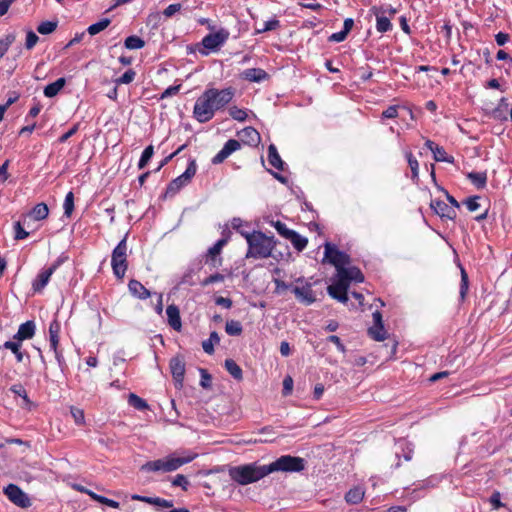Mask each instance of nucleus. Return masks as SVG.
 Masks as SVG:
<instances>
[{
    "instance_id": "obj_1",
    "label": "nucleus",
    "mask_w": 512,
    "mask_h": 512,
    "mask_svg": "<svg viewBox=\"0 0 512 512\" xmlns=\"http://www.w3.org/2000/svg\"><path fill=\"white\" fill-rule=\"evenodd\" d=\"M233 96L234 90L232 88L222 90L216 88L206 89L194 104L193 117L199 123L210 121L217 110L231 102Z\"/></svg>"
},
{
    "instance_id": "obj_2",
    "label": "nucleus",
    "mask_w": 512,
    "mask_h": 512,
    "mask_svg": "<svg viewBox=\"0 0 512 512\" xmlns=\"http://www.w3.org/2000/svg\"><path fill=\"white\" fill-rule=\"evenodd\" d=\"M241 236L246 239L248 244V250L245 255L247 259H265L272 256V251L277 244V240L273 235L267 236L261 231L253 230L251 233L241 232Z\"/></svg>"
},
{
    "instance_id": "obj_3",
    "label": "nucleus",
    "mask_w": 512,
    "mask_h": 512,
    "mask_svg": "<svg viewBox=\"0 0 512 512\" xmlns=\"http://www.w3.org/2000/svg\"><path fill=\"white\" fill-rule=\"evenodd\" d=\"M267 475V466L258 465L256 462L235 466L229 470L231 479L240 485H248L257 482Z\"/></svg>"
},
{
    "instance_id": "obj_4",
    "label": "nucleus",
    "mask_w": 512,
    "mask_h": 512,
    "mask_svg": "<svg viewBox=\"0 0 512 512\" xmlns=\"http://www.w3.org/2000/svg\"><path fill=\"white\" fill-rule=\"evenodd\" d=\"M195 455L188 457H175L173 455L165 458L148 461L141 466V471L145 472H172L180 468L182 465L190 463Z\"/></svg>"
},
{
    "instance_id": "obj_5",
    "label": "nucleus",
    "mask_w": 512,
    "mask_h": 512,
    "mask_svg": "<svg viewBox=\"0 0 512 512\" xmlns=\"http://www.w3.org/2000/svg\"><path fill=\"white\" fill-rule=\"evenodd\" d=\"M306 461L305 459L292 456V455H282L277 458L275 461L267 464L268 475L273 472H301L305 469Z\"/></svg>"
},
{
    "instance_id": "obj_6",
    "label": "nucleus",
    "mask_w": 512,
    "mask_h": 512,
    "mask_svg": "<svg viewBox=\"0 0 512 512\" xmlns=\"http://www.w3.org/2000/svg\"><path fill=\"white\" fill-rule=\"evenodd\" d=\"M127 237L128 234L119 241L111 254V266L113 274L117 279H123L128 268Z\"/></svg>"
},
{
    "instance_id": "obj_7",
    "label": "nucleus",
    "mask_w": 512,
    "mask_h": 512,
    "mask_svg": "<svg viewBox=\"0 0 512 512\" xmlns=\"http://www.w3.org/2000/svg\"><path fill=\"white\" fill-rule=\"evenodd\" d=\"M196 172V160L194 158H189L186 170L167 185L164 198L174 197L183 187L187 186L191 182Z\"/></svg>"
},
{
    "instance_id": "obj_8",
    "label": "nucleus",
    "mask_w": 512,
    "mask_h": 512,
    "mask_svg": "<svg viewBox=\"0 0 512 512\" xmlns=\"http://www.w3.org/2000/svg\"><path fill=\"white\" fill-rule=\"evenodd\" d=\"M61 330L60 322L55 318L49 324V347L54 352L55 359L62 374L68 371V365L63 355V350L59 348V334Z\"/></svg>"
},
{
    "instance_id": "obj_9",
    "label": "nucleus",
    "mask_w": 512,
    "mask_h": 512,
    "mask_svg": "<svg viewBox=\"0 0 512 512\" xmlns=\"http://www.w3.org/2000/svg\"><path fill=\"white\" fill-rule=\"evenodd\" d=\"M323 262H328L336 268L337 276L339 271L343 270L351 262V257L344 251L339 250L334 244L326 242L324 245Z\"/></svg>"
},
{
    "instance_id": "obj_10",
    "label": "nucleus",
    "mask_w": 512,
    "mask_h": 512,
    "mask_svg": "<svg viewBox=\"0 0 512 512\" xmlns=\"http://www.w3.org/2000/svg\"><path fill=\"white\" fill-rule=\"evenodd\" d=\"M229 31L227 29L221 28L214 33H209L203 37L201 44L203 49L200 50V53L204 56H207L209 52H216L220 49L221 46L229 38Z\"/></svg>"
},
{
    "instance_id": "obj_11",
    "label": "nucleus",
    "mask_w": 512,
    "mask_h": 512,
    "mask_svg": "<svg viewBox=\"0 0 512 512\" xmlns=\"http://www.w3.org/2000/svg\"><path fill=\"white\" fill-rule=\"evenodd\" d=\"M296 283L298 285L292 287V292L301 304L309 306L316 302V295L310 282L306 281L304 277H299L296 279Z\"/></svg>"
},
{
    "instance_id": "obj_12",
    "label": "nucleus",
    "mask_w": 512,
    "mask_h": 512,
    "mask_svg": "<svg viewBox=\"0 0 512 512\" xmlns=\"http://www.w3.org/2000/svg\"><path fill=\"white\" fill-rule=\"evenodd\" d=\"M6 497L16 506L21 508H28L32 505L31 499L18 485L8 484L3 489Z\"/></svg>"
},
{
    "instance_id": "obj_13",
    "label": "nucleus",
    "mask_w": 512,
    "mask_h": 512,
    "mask_svg": "<svg viewBox=\"0 0 512 512\" xmlns=\"http://www.w3.org/2000/svg\"><path fill=\"white\" fill-rule=\"evenodd\" d=\"M170 372L172 374L175 387L181 389L183 387L185 375V361L180 355L172 357L169 362Z\"/></svg>"
},
{
    "instance_id": "obj_14",
    "label": "nucleus",
    "mask_w": 512,
    "mask_h": 512,
    "mask_svg": "<svg viewBox=\"0 0 512 512\" xmlns=\"http://www.w3.org/2000/svg\"><path fill=\"white\" fill-rule=\"evenodd\" d=\"M413 452V447L408 441L404 439L398 440L394 446V457L396 459V462L395 464L391 465V468L395 470L401 466V457H403L404 460L406 461H410L413 457Z\"/></svg>"
},
{
    "instance_id": "obj_15",
    "label": "nucleus",
    "mask_w": 512,
    "mask_h": 512,
    "mask_svg": "<svg viewBox=\"0 0 512 512\" xmlns=\"http://www.w3.org/2000/svg\"><path fill=\"white\" fill-rule=\"evenodd\" d=\"M241 148L240 141L236 139H229L222 149L212 158L211 162L214 165L223 163L232 153Z\"/></svg>"
},
{
    "instance_id": "obj_16",
    "label": "nucleus",
    "mask_w": 512,
    "mask_h": 512,
    "mask_svg": "<svg viewBox=\"0 0 512 512\" xmlns=\"http://www.w3.org/2000/svg\"><path fill=\"white\" fill-rule=\"evenodd\" d=\"M374 326L368 329L369 336L375 341H383L386 339L387 332L384 328L382 314L376 310L372 314Z\"/></svg>"
},
{
    "instance_id": "obj_17",
    "label": "nucleus",
    "mask_w": 512,
    "mask_h": 512,
    "mask_svg": "<svg viewBox=\"0 0 512 512\" xmlns=\"http://www.w3.org/2000/svg\"><path fill=\"white\" fill-rule=\"evenodd\" d=\"M430 208L440 216L441 219L454 220L457 216L456 210L440 199L432 200Z\"/></svg>"
},
{
    "instance_id": "obj_18",
    "label": "nucleus",
    "mask_w": 512,
    "mask_h": 512,
    "mask_svg": "<svg viewBox=\"0 0 512 512\" xmlns=\"http://www.w3.org/2000/svg\"><path fill=\"white\" fill-rule=\"evenodd\" d=\"M348 288L349 286L343 282L342 279L338 278L336 283L328 286L327 291L333 299L345 304L349 299L347 293Z\"/></svg>"
},
{
    "instance_id": "obj_19",
    "label": "nucleus",
    "mask_w": 512,
    "mask_h": 512,
    "mask_svg": "<svg viewBox=\"0 0 512 512\" xmlns=\"http://www.w3.org/2000/svg\"><path fill=\"white\" fill-rule=\"evenodd\" d=\"M231 231L227 232V237H222L216 241V243L210 247L206 253V263H210L213 267H216V257L220 255L223 247L230 240Z\"/></svg>"
},
{
    "instance_id": "obj_20",
    "label": "nucleus",
    "mask_w": 512,
    "mask_h": 512,
    "mask_svg": "<svg viewBox=\"0 0 512 512\" xmlns=\"http://www.w3.org/2000/svg\"><path fill=\"white\" fill-rule=\"evenodd\" d=\"M337 277L342 279L348 286L351 282L362 283L364 281L363 273L356 266L345 267L343 270L339 271Z\"/></svg>"
},
{
    "instance_id": "obj_21",
    "label": "nucleus",
    "mask_w": 512,
    "mask_h": 512,
    "mask_svg": "<svg viewBox=\"0 0 512 512\" xmlns=\"http://www.w3.org/2000/svg\"><path fill=\"white\" fill-rule=\"evenodd\" d=\"M35 332V322L32 320H28L19 326L18 331L13 335V339L22 343L25 340L32 339L35 335Z\"/></svg>"
},
{
    "instance_id": "obj_22",
    "label": "nucleus",
    "mask_w": 512,
    "mask_h": 512,
    "mask_svg": "<svg viewBox=\"0 0 512 512\" xmlns=\"http://www.w3.org/2000/svg\"><path fill=\"white\" fill-rule=\"evenodd\" d=\"M373 13L376 16V30L379 33H386L392 30L393 25L389 17L385 15L386 11L383 8H372Z\"/></svg>"
},
{
    "instance_id": "obj_23",
    "label": "nucleus",
    "mask_w": 512,
    "mask_h": 512,
    "mask_svg": "<svg viewBox=\"0 0 512 512\" xmlns=\"http://www.w3.org/2000/svg\"><path fill=\"white\" fill-rule=\"evenodd\" d=\"M240 78L249 82L261 83L269 79V74L262 68H248L241 72Z\"/></svg>"
},
{
    "instance_id": "obj_24",
    "label": "nucleus",
    "mask_w": 512,
    "mask_h": 512,
    "mask_svg": "<svg viewBox=\"0 0 512 512\" xmlns=\"http://www.w3.org/2000/svg\"><path fill=\"white\" fill-rule=\"evenodd\" d=\"M238 137L242 143L250 146H256L260 142L259 132L251 126L245 127L239 131Z\"/></svg>"
},
{
    "instance_id": "obj_25",
    "label": "nucleus",
    "mask_w": 512,
    "mask_h": 512,
    "mask_svg": "<svg viewBox=\"0 0 512 512\" xmlns=\"http://www.w3.org/2000/svg\"><path fill=\"white\" fill-rule=\"evenodd\" d=\"M129 292L138 299L145 300L151 296V292L138 280L131 279L128 283Z\"/></svg>"
},
{
    "instance_id": "obj_26",
    "label": "nucleus",
    "mask_w": 512,
    "mask_h": 512,
    "mask_svg": "<svg viewBox=\"0 0 512 512\" xmlns=\"http://www.w3.org/2000/svg\"><path fill=\"white\" fill-rule=\"evenodd\" d=\"M52 269H43L39 272L37 277L32 282V289L34 292H41L48 284L50 277L52 276Z\"/></svg>"
},
{
    "instance_id": "obj_27",
    "label": "nucleus",
    "mask_w": 512,
    "mask_h": 512,
    "mask_svg": "<svg viewBox=\"0 0 512 512\" xmlns=\"http://www.w3.org/2000/svg\"><path fill=\"white\" fill-rule=\"evenodd\" d=\"M169 325L176 331L182 327L179 308L175 304L168 305L166 308Z\"/></svg>"
},
{
    "instance_id": "obj_28",
    "label": "nucleus",
    "mask_w": 512,
    "mask_h": 512,
    "mask_svg": "<svg viewBox=\"0 0 512 512\" xmlns=\"http://www.w3.org/2000/svg\"><path fill=\"white\" fill-rule=\"evenodd\" d=\"M268 162L277 170H284L285 162L281 159L274 144L268 146Z\"/></svg>"
},
{
    "instance_id": "obj_29",
    "label": "nucleus",
    "mask_w": 512,
    "mask_h": 512,
    "mask_svg": "<svg viewBox=\"0 0 512 512\" xmlns=\"http://www.w3.org/2000/svg\"><path fill=\"white\" fill-rule=\"evenodd\" d=\"M21 346V342L12 338V340L4 342L2 348L10 350L15 355L16 361L20 363L23 361L25 355L24 352L21 351Z\"/></svg>"
},
{
    "instance_id": "obj_30",
    "label": "nucleus",
    "mask_w": 512,
    "mask_h": 512,
    "mask_svg": "<svg viewBox=\"0 0 512 512\" xmlns=\"http://www.w3.org/2000/svg\"><path fill=\"white\" fill-rule=\"evenodd\" d=\"M66 79L64 77L58 78L55 82H52L45 86L44 95L48 98L55 97L61 89L65 86Z\"/></svg>"
},
{
    "instance_id": "obj_31",
    "label": "nucleus",
    "mask_w": 512,
    "mask_h": 512,
    "mask_svg": "<svg viewBox=\"0 0 512 512\" xmlns=\"http://www.w3.org/2000/svg\"><path fill=\"white\" fill-rule=\"evenodd\" d=\"M49 209L46 203L41 202L36 204L33 209L30 211L29 215L35 220V221H41L48 217Z\"/></svg>"
},
{
    "instance_id": "obj_32",
    "label": "nucleus",
    "mask_w": 512,
    "mask_h": 512,
    "mask_svg": "<svg viewBox=\"0 0 512 512\" xmlns=\"http://www.w3.org/2000/svg\"><path fill=\"white\" fill-rule=\"evenodd\" d=\"M224 367L235 380H242L243 371L233 359H226L224 362Z\"/></svg>"
},
{
    "instance_id": "obj_33",
    "label": "nucleus",
    "mask_w": 512,
    "mask_h": 512,
    "mask_svg": "<svg viewBox=\"0 0 512 512\" xmlns=\"http://www.w3.org/2000/svg\"><path fill=\"white\" fill-rule=\"evenodd\" d=\"M364 497V491L360 487L351 488L345 494V500L348 504H358Z\"/></svg>"
},
{
    "instance_id": "obj_34",
    "label": "nucleus",
    "mask_w": 512,
    "mask_h": 512,
    "mask_svg": "<svg viewBox=\"0 0 512 512\" xmlns=\"http://www.w3.org/2000/svg\"><path fill=\"white\" fill-rule=\"evenodd\" d=\"M467 177L478 189L485 188L487 183L486 172H470Z\"/></svg>"
},
{
    "instance_id": "obj_35",
    "label": "nucleus",
    "mask_w": 512,
    "mask_h": 512,
    "mask_svg": "<svg viewBox=\"0 0 512 512\" xmlns=\"http://www.w3.org/2000/svg\"><path fill=\"white\" fill-rule=\"evenodd\" d=\"M288 240L292 243L293 247L299 252L303 251L308 244V239L300 235L296 231L292 233Z\"/></svg>"
},
{
    "instance_id": "obj_36",
    "label": "nucleus",
    "mask_w": 512,
    "mask_h": 512,
    "mask_svg": "<svg viewBox=\"0 0 512 512\" xmlns=\"http://www.w3.org/2000/svg\"><path fill=\"white\" fill-rule=\"evenodd\" d=\"M128 404L136 410L143 411L149 409V405L143 398L139 397L135 393L128 395Z\"/></svg>"
},
{
    "instance_id": "obj_37",
    "label": "nucleus",
    "mask_w": 512,
    "mask_h": 512,
    "mask_svg": "<svg viewBox=\"0 0 512 512\" xmlns=\"http://www.w3.org/2000/svg\"><path fill=\"white\" fill-rule=\"evenodd\" d=\"M124 46L129 50H137L145 46V41L137 35H131L125 39Z\"/></svg>"
},
{
    "instance_id": "obj_38",
    "label": "nucleus",
    "mask_w": 512,
    "mask_h": 512,
    "mask_svg": "<svg viewBox=\"0 0 512 512\" xmlns=\"http://www.w3.org/2000/svg\"><path fill=\"white\" fill-rule=\"evenodd\" d=\"M225 332L229 336H240L243 332V327L238 320H228L225 325Z\"/></svg>"
},
{
    "instance_id": "obj_39",
    "label": "nucleus",
    "mask_w": 512,
    "mask_h": 512,
    "mask_svg": "<svg viewBox=\"0 0 512 512\" xmlns=\"http://www.w3.org/2000/svg\"><path fill=\"white\" fill-rule=\"evenodd\" d=\"M433 158L435 161L438 162H446V163H454V157L451 155H448L445 151V149L442 146L435 147V150H433Z\"/></svg>"
},
{
    "instance_id": "obj_40",
    "label": "nucleus",
    "mask_w": 512,
    "mask_h": 512,
    "mask_svg": "<svg viewBox=\"0 0 512 512\" xmlns=\"http://www.w3.org/2000/svg\"><path fill=\"white\" fill-rule=\"evenodd\" d=\"M415 486L414 489L411 490V494H415L413 499H417L422 497V495L419 494V491L434 487L436 485L435 480L433 478H428L422 482L413 484Z\"/></svg>"
},
{
    "instance_id": "obj_41",
    "label": "nucleus",
    "mask_w": 512,
    "mask_h": 512,
    "mask_svg": "<svg viewBox=\"0 0 512 512\" xmlns=\"http://www.w3.org/2000/svg\"><path fill=\"white\" fill-rule=\"evenodd\" d=\"M110 23H111V20L109 18H103L100 21L91 24L87 28V32L90 35L94 36V35L100 33L101 31H103L104 29H106Z\"/></svg>"
},
{
    "instance_id": "obj_42",
    "label": "nucleus",
    "mask_w": 512,
    "mask_h": 512,
    "mask_svg": "<svg viewBox=\"0 0 512 512\" xmlns=\"http://www.w3.org/2000/svg\"><path fill=\"white\" fill-rule=\"evenodd\" d=\"M154 155V147L152 145H149L147 146L142 154H141V157L138 161V164H137V167L138 169H144L147 164L149 163V161L151 160V158L153 157Z\"/></svg>"
},
{
    "instance_id": "obj_43",
    "label": "nucleus",
    "mask_w": 512,
    "mask_h": 512,
    "mask_svg": "<svg viewBox=\"0 0 512 512\" xmlns=\"http://www.w3.org/2000/svg\"><path fill=\"white\" fill-rule=\"evenodd\" d=\"M460 270H461V281H460L459 296H460V299L463 301L468 292L469 278H468V274H467L466 270L461 265H460Z\"/></svg>"
},
{
    "instance_id": "obj_44",
    "label": "nucleus",
    "mask_w": 512,
    "mask_h": 512,
    "mask_svg": "<svg viewBox=\"0 0 512 512\" xmlns=\"http://www.w3.org/2000/svg\"><path fill=\"white\" fill-rule=\"evenodd\" d=\"M16 36L9 33L0 39V59L6 54L9 47L15 42Z\"/></svg>"
},
{
    "instance_id": "obj_45",
    "label": "nucleus",
    "mask_w": 512,
    "mask_h": 512,
    "mask_svg": "<svg viewBox=\"0 0 512 512\" xmlns=\"http://www.w3.org/2000/svg\"><path fill=\"white\" fill-rule=\"evenodd\" d=\"M485 114L496 121L505 122L507 121V111L496 106L495 108L486 111Z\"/></svg>"
},
{
    "instance_id": "obj_46",
    "label": "nucleus",
    "mask_w": 512,
    "mask_h": 512,
    "mask_svg": "<svg viewBox=\"0 0 512 512\" xmlns=\"http://www.w3.org/2000/svg\"><path fill=\"white\" fill-rule=\"evenodd\" d=\"M58 26V21H43L37 26V31L42 35L53 33Z\"/></svg>"
},
{
    "instance_id": "obj_47",
    "label": "nucleus",
    "mask_w": 512,
    "mask_h": 512,
    "mask_svg": "<svg viewBox=\"0 0 512 512\" xmlns=\"http://www.w3.org/2000/svg\"><path fill=\"white\" fill-rule=\"evenodd\" d=\"M279 27H280V21L276 17H273L272 19L266 21L264 23L263 27L255 28V34H261V33H265L268 31H273Z\"/></svg>"
},
{
    "instance_id": "obj_48",
    "label": "nucleus",
    "mask_w": 512,
    "mask_h": 512,
    "mask_svg": "<svg viewBox=\"0 0 512 512\" xmlns=\"http://www.w3.org/2000/svg\"><path fill=\"white\" fill-rule=\"evenodd\" d=\"M274 228L276 229V231L278 232V234L280 236H282L283 238L285 239H289V237L292 235V233L295 231V230H292V229H289L285 223L281 222V221H275V222H272L271 223Z\"/></svg>"
},
{
    "instance_id": "obj_49",
    "label": "nucleus",
    "mask_w": 512,
    "mask_h": 512,
    "mask_svg": "<svg viewBox=\"0 0 512 512\" xmlns=\"http://www.w3.org/2000/svg\"><path fill=\"white\" fill-rule=\"evenodd\" d=\"M405 157L407 159L408 165L412 172V177L417 178L419 174V164L417 159L413 156L411 151H405Z\"/></svg>"
},
{
    "instance_id": "obj_50",
    "label": "nucleus",
    "mask_w": 512,
    "mask_h": 512,
    "mask_svg": "<svg viewBox=\"0 0 512 512\" xmlns=\"http://www.w3.org/2000/svg\"><path fill=\"white\" fill-rule=\"evenodd\" d=\"M64 215L70 217L74 210V194L72 191L68 192L65 196L63 203Z\"/></svg>"
},
{
    "instance_id": "obj_51",
    "label": "nucleus",
    "mask_w": 512,
    "mask_h": 512,
    "mask_svg": "<svg viewBox=\"0 0 512 512\" xmlns=\"http://www.w3.org/2000/svg\"><path fill=\"white\" fill-rule=\"evenodd\" d=\"M135 77H136V72L133 69H128L127 71L124 72V74L122 76L115 79L114 82L116 85L130 84L131 82L134 81Z\"/></svg>"
},
{
    "instance_id": "obj_52",
    "label": "nucleus",
    "mask_w": 512,
    "mask_h": 512,
    "mask_svg": "<svg viewBox=\"0 0 512 512\" xmlns=\"http://www.w3.org/2000/svg\"><path fill=\"white\" fill-rule=\"evenodd\" d=\"M70 413L76 425L81 426L85 423V415L83 409L71 406Z\"/></svg>"
},
{
    "instance_id": "obj_53",
    "label": "nucleus",
    "mask_w": 512,
    "mask_h": 512,
    "mask_svg": "<svg viewBox=\"0 0 512 512\" xmlns=\"http://www.w3.org/2000/svg\"><path fill=\"white\" fill-rule=\"evenodd\" d=\"M10 391H11L13 394H15V395H17V396L21 397V398L25 401V403H26L27 405H28V404H31V401H30V399H29V397H28V394H27V392H26V389L23 387V385H21V384H15V385H12V386L10 387Z\"/></svg>"
},
{
    "instance_id": "obj_54",
    "label": "nucleus",
    "mask_w": 512,
    "mask_h": 512,
    "mask_svg": "<svg viewBox=\"0 0 512 512\" xmlns=\"http://www.w3.org/2000/svg\"><path fill=\"white\" fill-rule=\"evenodd\" d=\"M229 115L237 121L243 122L247 118V113L244 109L238 108L237 106H232L229 108Z\"/></svg>"
},
{
    "instance_id": "obj_55",
    "label": "nucleus",
    "mask_w": 512,
    "mask_h": 512,
    "mask_svg": "<svg viewBox=\"0 0 512 512\" xmlns=\"http://www.w3.org/2000/svg\"><path fill=\"white\" fill-rule=\"evenodd\" d=\"M13 229L15 240H23L29 236V233L23 228L22 224L19 221L14 223Z\"/></svg>"
},
{
    "instance_id": "obj_56",
    "label": "nucleus",
    "mask_w": 512,
    "mask_h": 512,
    "mask_svg": "<svg viewBox=\"0 0 512 512\" xmlns=\"http://www.w3.org/2000/svg\"><path fill=\"white\" fill-rule=\"evenodd\" d=\"M199 372H200V376H201L200 386L204 389L211 388V380H212L211 375L204 368H199Z\"/></svg>"
},
{
    "instance_id": "obj_57",
    "label": "nucleus",
    "mask_w": 512,
    "mask_h": 512,
    "mask_svg": "<svg viewBox=\"0 0 512 512\" xmlns=\"http://www.w3.org/2000/svg\"><path fill=\"white\" fill-rule=\"evenodd\" d=\"M189 481L183 474H177L172 481L173 486L181 487L182 490L187 491L189 487Z\"/></svg>"
},
{
    "instance_id": "obj_58",
    "label": "nucleus",
    "mask_w": 512,
    "mask_h": 512,
    "mask_svg": "<svg viewBox=\"0 0 512 512\" xmlns=\"http://www.w3.org/2000/svg\"><path fill=\"white\" fill-rule=\"evenodd\" d=\"M479 199L480 196L474 195L468 197L463 203L466 205L467 209L470 212H474L480 207V204L478 203Z\"/></svg>"
},
{
    "instance_id": "obj_59",
    "label": "nucleus",
    "mask_w": 512,
    "mask_h": 512,
    "mask_svg": "<svg viewBox=\"0 0 512 512\" xmlns=\"http://www.w3.org/2000/svg\"><path fill=\"white\" fill-rule=\"evenodd\" d=\"M38 40H39V37L37 36V34L34 31H32V30L27 31L26 42H25L26 49L31 50L37 44Z\"/></svg>"
},
{
    "instance_id": "obj_60",
    "label": "nucleus",
    "mask_w": 512,
    "mask_h": 512,
    "mask_svg": "<svg viewBox=\"0 0 512 512\" xmlns=\"http://www.w3.org/2000/svg\"><path fill=\"white\" fill-rule=\"evenodd\" d=\"M222 281H224V275H222L220 273H214V274L208 276L207 278H205L201 282V285L202 286H208L210 284L217 283V282H222Z\"/></svg>"
},
{
    "instance_id": "obj_61",
    "label": "nucleus",
    "mask_w": 512,
    "mask_h": 512,
    "mask_svg": "<svg viewBox=\"0 0 512 512\" xmlns=\"http://www.w3.org/2000/svg\"><path fill=\"white\" fill-rule=\"evenodd\" d=\"M79 123L74 124L66 133L61 135L58 139L59 143H65L70 137L75 135L79 130Z\"/></svg>"
},
{
    "instance_id": "obj_62",
    "label": "nucleus",
    "mask_w": 512,
    "mask_h": 512,
    "mask_svg": "<svg viewBox=\"0 0 512 512\" xmlns=\"http://www.w3.org/2000/svg\"><path fill=\"white\" fill-rule=\"evenodd\" d=\"M181 8L182 5L180 3L170 4L164 9L163 15L167 18L172 17L175 13L180 11Z\"/></svg>"
},
{
    "instance_id": "obj_63",
    "label": "nucleus",
    "mask_w": 512,
    "mask_h": 512,
    "mask_svg": "<svg viewBox=\"0 0 512 512\" xmlns=\"http://www.w3.org/2000/svg\"><path fill=\"white\" fill-rule=\"evenodd\" d=\"M293 390V379L291 376H286L283 380V389L282 394L284 396H288L292 393Z\"/></svg>"
},
{
    "instance_id": "obj_64",
    "label": "nucleus",
    "mask_w": 512,
    "mask_h": 512,
    "mask_svg": "<svg viewBox=\"0 0 512 512\" xmlns=\"http://www.w3.org/2000/svg\"><path fill=\"white\" fill-rule=\"evenodd\" d=\"M398 117V106L391 105L386 110L382 112V118L386 119H394Z\"/></svg>"
}]
</instances>
